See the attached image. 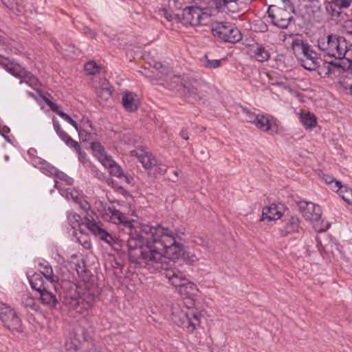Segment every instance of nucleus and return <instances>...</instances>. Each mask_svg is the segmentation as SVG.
Wrapping results in <instances>:
<instances>
[{
	"mask_svg": "<svg viewBox=\"0 0 352 352\" xmlns=\"http://www.w3.org/2000/svg\"><path fill=\"white\" fill-rule=\"evenodd\" d=\"M281 209L282 208L280 206L275 204L264 207L263 208L262 217L260 219V221H263L265 219L269 221H276L280 219L283 216Z\"/></svg>",
	"mask_w": 352,
	"mask_h": 352,
	"instance_id": "4468645a",
	"label": "nucleus"
},
{
	"mask_svg": "<svg viewBox=\"0 0 352 352\" xmlns=\"http://www.w3.org/2000/svg\"><path fill=\"white\" fill-rule=\"evenodd\" d=\"M254 126L259 130L267 132L273 127V124L270 120V116L263 114H257V119Z\"/></svg>",
	"mask_w": 352,
	"mask_h": 352,
	"instance_id": "aec40b11",
	"label": "nucleus"
},
{
	"mask_svg": "<svg viewBox=\"0 0 352 352\" xmlns=\"http://www.w3.org/2000/svg\"><path fill=\"white\" fill-rule=\"evenodd\" d=\"M79 136H80V139H82L83 141H85L87 140V137L89 138L91 136V134L90 133H86L84 131H79Z\"/></svg>",
	"mask_w": 352,
	"mask_h": 352,
	"instance_id": "4d7b16f0",
	"label": "nucleus"
},
{
	"mask_svg": "<svg viewBox=\"0 0 352 352\" xmlns=\"http://www.w3.org/2000/svg\"><path fill=\"white\" fill-rule=\"evenodd\" d=\"M82 224L96 236L111 245L115 242V238L109 233L100 222H97L92 217L91 219L85 217Z\"/></svg>",
	"mask_w": 352,
	"mask_h": 352,
	"instance_id": "1a4fd4ad",
	"label": "nucleus"
},
{
	"mask_svg": "<svg viewBox=\"0 0 352 352\" xmlns=\"http://www.w3.org/2000/svg\"><path fill=\"white\" fill-rule=\"evenodd\" d=\"M192 89L189 91L195 95H197L199 97H201L203 96L202 93V89L204 88L206 86L202 83H198L197 86L194 87L192 85Z\"/></svg>",
	"mask_w": 352,
	"mask_h": 352,
	"instance_id": "c03bdc74",
	"label": "nucleus"
},
{
	"mask_svg": "<svg viewBox=\"0 0 352 352\" xmlns=\"http://www.w3.org/2000/svg\"><path fill=\"white\" fill-rule=\"evenodd\" d=\"M127 241L129 256L140 265L157 272L177 270L170 267L168 258L175 261L185 255L177 233L160 225L140 227V234L133 233Z\"/></svg>",
	"mask_w": 352,
	"mask_h": 352,
	"instance_id": "f257e3e1",
	"label": "nucleus"
},
{
	"mask_svg": "<svg viewBox=\"0 0 352 352\" xmlns=\"http://www.w3.org/2000/svg\"><path fill=\"white\" fill-rule=\"evenodd\" d=\"M62 135V140L66 143L67 146L74 148V150L79 155V159L81 160L82 157H84L80 151V144L76 141L73 140L67 133Z\"/></svg>",
	"mask_w": 352,
	"mask_h": 352,
	"instance_id": "cd10ccee",
	"label": "nucleus"
},
{
	"mask_svg": "<svg viewBox=\"0 0 352 352\" xmlns=\"http://www.w3.org/2000/svg\"><path fill=\"white\" fill-rule=\"evenodd\" d=\"M84 352H101V351L95 346H92L91 348L87 349Z\"/></svg>",
	"mask_w": 352,
	"mask_h": 352,
	"instance_id": "052dcab7",
	"label": "nucleus"
},
{
	"mask_svg": "<svg viewBox=\"0 0 352 352\" xmlns=\"http://www.w3.org/2000/svg\"><path fill=\"white\" fill-rule=\"evenodd\" d=\"M30 283L32 288L39 293L45 289V286L50 285L49 283H43L42 277L38 274H35L31 277Z\"/></svg>",
	"mask_w": 352,
	"mask_h": 352,
	"instance_id": "b1692460",
	"label": "nucleus"
},
{
	"mask_svg": "<svg viewBox=\"0 0 352 352\" xmlns=\"http://www.w3.org/2000/svg\"><path fill=\"white\" fill-rule=\"evenodd\" d=\"M52 111L56 113L58 115V113L63 112L62 111L59 110V107L56 103L53 102L52 101L50 102V104L48 105Z\"/></svg>",
	"mask_w": 352,
	"mask_h": 352,
	"instance_id": "5fc2aeb1",
	"label": "nucleus"
},
{
	"mask_svg": "<svg viewBox=\"0 0 352 352\" xmlns=\"http://www.w3.org/2000/svg\"><path fill=\"white\" fill-rule=\"evenodd\" d=\"M122 104L126 111L132 113L138 109L140 102L136 94L126 91L122 94Z\"/></svg>",
	"mask_w": 352,
	"mask_h": 352,
	"instance_id": "ddd939ff",
	"label": "nucleus"
},
{
	"mask_svg": "<svg viewBox=\"0 0 352 352\" xmlns=\"http://www.w3.org/2000/svg\"><path fill=\"white\" fill-rule=\"evenodd\" d=\"M65 303L72 309H76L77 312L82 313L81 311V299L80 297H70L66 299Z\"/></svg>",
	"mask_w": 352,
	"mask_h": 352,
	"instance_id": "7c9ffc66",
	"label": "nucleus"
},
{
	"mask_svg": "<svg viewBox=\"0 0 352 352\" xmlns=\"http://www.w3.org/2000/svg\"><path fill=\"white\" fill-rule=\"evenodd\" d=\"M190 305H187V310H184L179 305L172 308V320L177 326L186 329L189 332H193L200 324L202 314L197 309H195V300L188 298Z\"/></svg>",
	"mask_w": 352,
	"mask_h": 352,
	"instance_id": "f03ea898",
	"label": "nucleus"
},
{
	"mask_svg": "<svg viewBox=\"0 0 352 352\" xmlns=\"http://www.w3.org/2000/svg\"><path fill=\"white\" fill-rule=\"evenodd\" d=\"M188 298H191L190 296L188 297H184V304L186 305V309L184 310H187V305H190V302L189 300H188Z\"/></svg>",
	"mask_w": 352,
	"mask_h": 352,
	"instance_id": "0e129e2a",
	"label": "nucleus"
},
{
	"mask_svg": "<svg viewBox=\"0 0 352 352\" xmlns=\"http://www.w3.org/2000/svg\"><path fill=\"white\" fill-rule=\"evenodd\" d=\"M43 100L45 102V103L49 105L50 104V102H52L49 98H47V97L44 96L43 97Z\"/></svg>",
	"mask_w": 352,
	"mask_h": 352,
	"instance_id": "774afa93",
	"label": "nucleus"
},
{
	"mask_svg": "<svg viewBox=\"0 0 352 352\" xmlns=\"http://www.w3.org/2000/svg\"><path fill=\"white\" fill-rule=\"evenodd\" d=\"M220 63L219 60H207L205 65L210 68H217L220 66Z\"/></svg>",
	"mask_w": 352,
	"mask_h": 352,
	"instance_id": "8fccbe9b",
	"label": "nucleus"
},
{
	"mask_svg": "<svg viewBox=\"0 0 352 352\" xmlns=\"http://www.w3.org/2000/svg\"><path fill=\"white\" fill-rule=\"evenodd\" d=\"M303 58H310V59H319L317 57V54L310 50V47H308V51L306 50V52H304Z\"/></svg>",
	"mask_w": 352,
	"mask_h": 352,
	"instance_id": "09e8293b",
	"label": "nucleus"
},
{
	"mask_svg": "<svg viewBox=\"0 0 352 352\" xmlns=\"http://www.w3.org/2000/svg\"><path fill=\"white\" fill-rule=\"evenodd\" d=\"M68 219L73 228H76L80 226L81 217L76 213H72L69 215Z\"/></svg>",
	"mask_w": 352,
	"mask_h": 352,
	"instance_id": "e433bc0d",
	"label": "nucleus"
},
{
	"mask_svg": "<svg viewBox=\"0 0 352 352\" xmlns=\"http://www.w3.org/2000/svg\"><path fill=\"white\" fill-rule=\"evenodd\" d=\"M58 116L64 118L68 122H69L78 131V124L76 121H74L69 115L64 112L58 113Z\"/></svg>",
	"mask_w": 352,
	"mask_h": 352,
	"instance_id": "a18cd8bd",
	"label": "nucleus"
},
{
	"mask_svg": "<svg viewBox=\"0 0 352 352\" xmlns=\"http://www.w3.org/2000/svg\"><path fill=\"white\" fill-rule=\"evenodd\" d=\"M300 119L302 124L309 129H311L317 124L316 117L310 112H302L300 113Z\"/></svg>",
	"mask_w": 352,
	"mask_h": 352,
	"instance_id": "4be33fe9",
	"label": "nucleus"
},
{
	"mask_svg": "<svg viewBox=\"0 0 352 352\" xmlns=\"http://www.w3.org/2000/svg\"><path fill=\"white\" fill-rule=\"evenodd\" d=\"M300 228V219L297 216H291L285 221V224L280 228V233L282 236L285 237L289 234L298 232Z\"/></svg>",
	"mask_w": 352,
	"mask_h": 352,
	"instance_id": "f3484780",
	"label": "nucleus"
},
{
	"mask_svg": "<svg viewBox=\"0 0 352 352\" xmlns=\"http://www.w3.org/2000/svg\"><path fill=\"white\" fill-rule=\"evenodd\" d=\"M74 340L67 341L65 344L66 350L69 352L76 351L82 341L86 340L85 329L79 327L75 329L74 332Z\"/></svg>",
	"mask_w": 352,
	"mask_h": 352,
	"instance_id": "2eb2a0df",
	"label": "nucleus"
},
{
	"mask_svg": "<svg viewBox=\"0 0 352 352\" xmlns=\"http://www.w3.org/2000/svg\"><path fill=\"white\" fill-rule=\"evenodd\" d=\"M99 160L101 164L107 168H109L111 166L114 164V163H116L110 157L102 153H100Z\"/></svg>",
	"mask_w": 352,
	"mask_h": 352,
	"instance_id": "58836bf2",
	"label": "nucleus"
},
{
	"mask_svg": "<svg viewBox=\"0 0 352 352\" xmlns=\"http://www.w3.org/2000/svg\"><path fill=\"white\" fill-rule=\"evenodd\" d=\"M110 213L111 214V220L116 224L122 223L125 227L129 228L130 231L129 232V238L128 241L131 238V235L133 233L135 232L140 234V227L144 226V224H140L135 221H130L128 220L127 217H126L121 212L117 210L114 208H109Z\"/></svg>",
	"mask_w": 352,
	"mask_h": 352,
	"instance_id": "9d476101",
	"label": "nucleus"
},
{
	"mask_svg": "<svg viewBox=\"0 0 352 352\" xmlns=\"http://www.w3.org/2000/svg\"><path fill=\"white\" fill-rule=\"evenodd\" d=\"M184 256L185 260H186L187 261L190 262V263H194L199 260V258L197 256L196 254H190L189 252H188V253L185 252V255Z\"/></svg>",
	"mask_w": 352,
	"mask_h": 352,
	"instance_id": "603ef678",
	"label": "nucleus"
},
{
	"mask_svg": "<svg viewBox=\"0 0 352 352\" xmlns=\"http://www.w3.org/2000/svg\"><path fill=\"white\" fill-rule=\"evenodd\" d=\"M164 274L181 296L188 297L197 291L196 285L179 270H168Z\"/></svg>",
	"mask_w": 352,
	"mask_h": 352,
	"instance_id": "423d86ee",
	"label": "nucleus"
},
{
	"mask_svg": "<svg viewBox=\"0 0 352 352\" xmlns=\"http://www.w3.org/2000/svg\"><path fill=\"white\" fill-rule=\"evenodd\" d=\"M351 3H352L351 0H335L334 3L335 6L338 7L339 9L342 8H348L349 7Z\"/></svg>",
	"mask_w": 352,
	"mask_h": 352,
	"instance_id": "de8ad7c7",
	"label": "nucleus"
},
{
	"mask_svg": "<svg viewBox=\"0 0 352 352\" xmlns=\"http://www.w3.org/2000/svg\"><path fill=\"white\" fill-rule=\"evenodd\" d=\"M112 94V90L109 85V83L104 80L97 91V96L102 100H107Z\"/></svg>",
	"mask_w": 352,
	"mask_h": 352,
	"instance_id": "393cba45",
	"label": "nucleus"
},
{
	"mask_svg": "<svg viewBox=\"0 0 352 352\" xmlns=\"http://www.w3.org/2000/svg\"><path fill=\"white\" fill-rule=\"evenodd\" d=\"M335 3L334 1L332 3H329L326 9L327 12L331 14L333 16H338L340 15V12L339 10H337L334 8Z\"/></svg>",
	"mask_w": 352,
	"mask_h": 352,
	"instance_id": "49530a36",
	"label": "nucleus"
},
{
	"mask_svg": "<svg viewBox=\"0 0 352 352\" xmlns=\"http://www.w3.org/2000/svg\"><path fill=\"white\" fill-rule=\"evenodd\" d=\"M178 177V172L177 170L173 171V176L171 177L170 179L173 182H175Z\"/></svg>",
	"mask_w": 352,
	"mask_h": 352,
	"instance_id": "e2e57ef3",
	"label": "nucleus"
},
{
	"mask_svg": "<svg viewBox=\"0 0 352 352\" xmlns=\"http://www.w3.org/2000/svg\"><path fill=\"white\" fill-rule=\"evenodd\" d=\"M45 290L42 291L40 294L42 302L49 306L54 307L58 302L57 298L58 291H55L52 285H47ZM58 290V286H56Z\"/></svg>",
	"mask_w": 352,
	"mask_h": 352,
	"instance_id": "dca6fc26",
	"label": "nucleus"
},
{
	"mask_svg": "<svg viewBox=\"0 0 352 352\" xmlns=\"http://www.w3.org/2000/svg\"><path fill=\"white\" fill-rule=\"evenodd\" d=\"M109 173L116 177L123 178L126 182H129L128 177L124 175L121 168L114 163L113 166H111L109 168Z\"/></svg>",
	"mask_w": 352,
	"mask_h": 352,
	"instance_id": "72a5a7b5",
	"label": "nucleus"
},
{
	"mask_svg": "<svg viewBox=\"0 0 352 352\" xmlns=\"http://www.w3.org/2000/svg\"><path fill=\"white\" fill-rule=\"evenodd\" d=\"M6 69L14 76L21 79L20 81L21 84L25 82L30 86L37 85L36 79L19 64L8 63L6 65Z\"/></svg>",
	"mask_w": 352,
	"mask_h": 352,
	"instance_id": "9b49d317",
	"label": "nucleus"
},
{
	"mask_svg": "<svg viewBox=\"0 0 352 352\" xmlns=\"http://www.w3.org/2000/svg\"><path fill=\"white\" fill-rule=\"evenodd\" d=\"M211 31L214 37L226 42L236 43L242 38L241 32L228 23H213L212 24Z\"/></svg>",
	"mask_w": 352,
	"mask_h": 352,
	"instance_id": "0eeeda50",
	"label": "nucleus"
},
{
	"mask_svg": "<svg viewBox=\"0 0 352 352\" xmlns=\"http://www.w3.org/2000/svg\"><path fill=\"white\" fill-rule=\"evenodd\" d=\"M294 8L289 0H282L276 5L269 7L267 14L272 23L280 28H287L293 20Z\"/></svg>",
	"mask_w": 352,
	"mask_h": 352,
	"instance_id": "7ed1b4c3",
	"label": "nucleus"
},
{
	"mask_svg": "<svg viewBox=\"0 0 352 352\" xmlns=\"http://www.w3.org/2000/svg\"><path fill=\"white\" fill-rule=\"evenodd\" d=\"M180 135L186 140H188L189 139L188 135V132L186 130H184V129L182 130Z\"/></svg>",
	"mask_w": 352,
	"mask_h": 352,
	"instance_id": "680f3d73",
	"label": "nucleus"
},
{
	"mask_svg": "<svg viewBox=\"0 0 352 352\" xmlns=\"http://www.w3.org/2000/svg\"><path fill=\"white\" fill-rule=\"evenodd\" d=\"M2 3L15 14H19L21 9L19 3L15 0H1Z\"/></svg>",
	"mask_w": 352,
	"mask_h": 352,
	"instance_id": "473e14b6",
	"label": "nucleus"
},
{
	"mask_svg": "<svg viewBox=\"0 0 352 352\" xmlns=\"http://www.w3.org/2000/svg\"><path fill=\"white\" fill-rule=\"evenodd\" d=\"M84 32H85V34L89 36L91 38H94L95 37V36H96L95 32L91 30L88 27H85L84 28Z\"/></svg>",
	"mask_w": 352,
	"mask_h": 352,
	"instance_id": "6e6d98bb",
	"label": "nucleus"
},
{
	"mask_svg": "<svg viewBox=\"0 0 352 352\" xmlns=\"http://www.w3.org/2000/svg\"><path fill=\"white\" fill-rule=\"evenodd\" d=\"M62 135V140L66 143L67 146L74 148V150L79 155V159L81 160L82 157H84L80 151V144L76 141L73 140L67 133Z\"/></svg>",
	"mask_w": 352,
	"mask_h": 352,
	"instance_id": "bb28decb",
	"label": "nucleus"
},
{
	"mask_svg": "<svg viewBox=\"0 0 352 352\" xmlns=\"http://www.w3.org/2000/svg\"><path fill=\"white\" fill-rule=\"evenodd\" d=\"M53 125H54V128L56 132L59 135V137L62 139L63 138L62 134H67V133H65L64 131H63L61 129L60 126L58 121L54 120Z\"/></svg>",
	"mask_w": 352,
	"mask_h": 352,
	"instance_id": "3c124183",
	"label": "nucleus"
},
{
	"mask_svg": "<svg viewBox=\"0 0 352 352\" xmlns=\"http://www.w3.org/2000/svg\"><path fill=\"white\" fill-rule=\"evenodd\" d=\"M336 65L331 63H323L322 66L319 65L320 72L319 74L322 75V74H324L325 75H329L335 68Z\"/></svg>",
	"mask_w": 352,
	"mask_h": 352,
	"instance_id": "4c0bfd02",
	"label": "nucleus"
},
{
	"mask_svg": "<svg viewBox=\"0 0 352 352\" xmlns=\"http://www.w3.org/2000/svg\"><path fill=\"white\" fill-rule=\"evenodd\" d=\"M131 154L132 156H135L138 158V155H140V151H131Z\"/></svg>",
	"mask_w": 352,
	"mask_h": 352,
	"instance_id": "338daca9",
	"label": "nucleus"
},
{
	"mask_svg": "<svg viewBox=\"0 0 352 352\" xmlns=\"http://www.w3.org/2000/svg\"><path fill=\"white\" fill-rule=\"evenodd\" d=\"M85 70L87 75H94L99 72V68L95 62L90 61L85 65Z\"/></svg>",
	"mask_w": 352,
	"mask_h": 352,
	"instance_id": "c9c22d12",
	"label": "nucleus"
},
{
	"mask_svg": "<svg viewBox=\"0 0 352 352\" xmlns=\"http://www.w3.org/2000/svg\"><path fill=\"white\" fill-rule=\"evenodd\" d=\"M182 16L185 22L191 25L200 24L204 18L207 17L200 8L193 6L184 8Z\"/></svg>",
	"mask_w": 352,
	"mask_h": 352,
	"instance_id": "f8f14e48",
	"label": "nucleus"
},
{
	"mask_svg": "<svg viewBox=\"0 0 352 352\" xmlns=\"http://www.w3.org/2000/svg\"><path fill=\"white\" fill-rule=\"evenodd\" d=\"M302 66L307 70H314L319 67L320 59L301 58Z\"/></svg>",
	"mask_w": 352,
	"mask_h": 352,
	"instance_id": "c756f323",
	"label": "nucleus"
},
{
	"mask_svg": "<svg viewBox=\"0 0 352 352\" xmlns=\"http://www.w3.org/2000/svg\"><path fill=\"white\" fill-rule=\"evenodd\" d=\"M24 303L26 306L32 307L34 305V300L32 298L28 297Z\"/></svg>",
	"mask_w": 352,
	"mask_h": 352,
	"instance_id": "13d9d810",
	"label": "nucleus"
},
{
	"mask_svg": "<svg viewBox=\"0 0 352 352\" xmlns=\"http://www.w3.org/2000/svg\"><path fill=\"white\" fill-rule=\"evenodd\" d=\"M153 67L156 70V71H158L160 73H161L162 74V76H166L168 74L169 70H168V68L163 65L162 63L160 62H156L155 61L153 63Z\"/></svg>",
	"mask_w": 352,
	"mask_h": 352,
	"instance_id": "ea45409f",
	"label": "nucleus"
},
{
	"mask_svg": "<svg viewBox=\"0 0 352 352\" xmlns=\"http://www.w3.org/2000/svg\"><path fill=\"white\" fill-rule=\"evenodd\" d=\"M345 27L348 29V32L352 34V20L348 21L345 23Z\"/></svg>",
	"mask_w": 352,
	"mask_h": 352,
	"instance_id": "bf43d9fd",
	"label": "nucleus"
},
{
	"mask_svg": "<svg viewBox=\"0 0 352 352\" xmlns=\"http://www.w3.org/2000/svg\"><path fill=\"white\" fill-rule=\"evenodd\" d=\"M308 47L309 45L300 39H295L292 43L293 50L298 54H303L306 50L308 51Z\"/></svg>",
	"mask_w": 352,
	"mask_h": 352,
	"instance_id": "c85d7f7f",
	"label": "nucleus"
},
{
	"mask_svg": "<svg viewBox=\"0 0 352 352\" xmlns=\"http://www.w3.org/2000/svg\"><path fill=\"white\" fill-rule=\"evenodd\" d=\"M243 111L245 113V120L248 122L252 123L254 125L257 119V114L250 112L246 109H243Z\"/></svg>",
	"mask_w": 352,
	"mask_h": 352,
	"instance_id": "37998d69",
	"label": "nucleus"
},
{
	"mask_svg": "<svg viewBox=\"0 0 352 352\" xmlns=\"http://www.w3.org/2000/svg\"><path fill=\"white\" fill-rule=\"evenodd\" d=\"M345 195L341 194L342 198L347 203L350 202V197L352 195V190L350 188H345ZM342 192L341 191L340 193Z\"/></svg>",
	"mask_w": 352,
	"mask_h": 352,
	"instance_id": "864d4df0",
	"label": "nucleus"
},
{
	"mask_svg": "<svg viewBox=\"0 0 352 352\" xmlns=\"http://www.w3.org/2000/svg\"><path fill=\"white\" fill-rule=\"evenodd\" d=\"M298 210L306 221L314 223V228L318 232H322L327 230L330 227V223L323 220L319 223L322 216V210L320 206L313 202L300 201L298 202Z\"/></svg>",
	"mask_w": 352,
	"mask_h": 352,
	"instance_id": "20e7f679",
	"label": "nucleus"
},
{
	"mask_svg": "<svg viewBox=\"0 0 352 352\" xmlns=\"http://www.w3.org/2000/svg\"><path fill=\"white\" fill-rule=\"evenodd\" d=\"M42 274L47 279L54 289L56 292V286H58V278L53 274V270L51 266L45 265L41 270Z\"/></svg>",
	"mask_w": 352,
	"mask_h": 352,
	"instance_id": "5701e85b",
	"label": "nucleus"
},
{
	"mask_svg": "<svg viewBox=\"0 0 352 352\" xmlns=\"http://www.w3.org/2000/svg\"><path fill=\"white\" fill-rule=\"evenodd\" d=\"M96 298V295L89 291H87L80 296L82 307L87 309L92 306Z\"/></svg>",
	"mask_w": 352,
	"mask_h": 352,
	"instance_id": "a878e982",
	"label": "nucleus"
},
{
	"mask_svg": "<svg viewBox=\"0 0 352 352\" xmlns=\"http://www.w3.org/2000/svg\"><path fill=\"white\" fill-rule=\"evenodd\" d=\"M138 159L146 169H151L157 164V160L151 153L143 151H140Z\"/></svg>",
	"mask_w": 352,
	"mask_h": 352,
	"instance_id": "412c9836",
	"label": "nucleus"
},
{
	"mask_svg": "<svg viewBox=\"0 0 352 352\" xmlns=\"http://www.w3.org/2000/svg\"><path fill=\"white\" fill-rule=\"evenodd\" d=\"M239 0H213L216 9L219 11L238 12L240 11Z\"/></svg>",
	"mask_w": 352,
	"mask_h": 352,
	"instance_id": "a211bd4d",
	"label": "nucleus"
},
{
	"mask_svg": "<svg viewBox=\"0 0 352 352\" xmlns=\"http://www.w3.org/2000/svg\"><path fill=\"white\" fill-rule=\"evenodd\" d=\"M323 179L324 180V182L327 184H331L335 181V185H336V187L338 188V190H340L342 188L341 182L335 180V179L331 175H324L323 176Z\"/></svg>",
	"mask_w": 352,
	"mask_h": 352,
	"instance_id": "a19ab883",
	"label": "nucleus"
},
{
	"mask_svg": "<svg viewBox=\"0 0 352 352\" xmlns=\"http://www.w3.org/2000/svg\"><path fill=\"white\" fill-rule=\"evenodd\" d=\"M0 320L12 333H20L23 331L21 320L15 311L4 303H0Z\"/></svg>",
	"mask_w": 352,
	"mask_h": 352,
	"instance_id": "6e6552de",
	"label": "nucleus"
},
{
	"mask_svg": "<svg viewBox=\"0 0 352 352\" xmlns=\"http://www.w3.org/2000/svg\"><path fill=\"white\" fill-rule=\"evenodd\" d=\"M213 340L211 336L204 335L198 338L195 344V350L197 352H213Z\"/></svg>",
	"mask_w": 352,
	"mask_h": 352,
	"instance_id": "6ab92c4d",
	"label": "nucleus"
},
{
	"mask_svg": "<svg viewBox=\"0 0 352 352\" xmlns=\"http://www.w3.org/2000/svg\"><path fill=\"white\" fill-rule=\"evenodd\" d=\"M100 144L98 143H93L92 144V148L93 149H98V151H100Z\"/></svg>",
	"mask_w": 352,
	"mask_h": 352,
	"instance_id": "69168bd1",
	"label": "nucleus"
},
{
	"mask_svg": "<svg viewBox=\"0 0 352 352\" xmlns=\"http://www.w3.org/2000/svg\"><path fill=\"white\" fill-rule=\"evenodd\" d=\"M255 58L260 62H264L270 58L269 52L263 47H257L254 52Z\"/></svg>",
	"mask_w": 352,
	"mask_h": 352,
	"instance_id": "2f4dec72",
	"label": "nucleus"
},
{
	"mask_svg": "<svg viewBox=\"0 0 352 352\" xmlns=\"http://www.w3.org/2000/svg\"><path fill=\"white\" fill-rule=\"evenodd\" d=\"M160 14L164 16L168 21H170L173 19V15L174 12H170L166 7L161 8L159 10Z\"/></svg>",
	"mask_w": 352,
	"mask_h": 352,
	"instance_id": "79ce46f5",
	"label": "nucleus"
},
{
	"mask_svg": "<svg viewBox=\"0 0 352 352\" xmlns=\"http://www.w3.org/2000/svg\"><path fill=\"white\" fill-rule=\"evenodd\" d=\"M318 45L327 55L338 59L344 58L347 51L345 38L332 34L320 38Z\"/></svg>",
	"mask_w": 352,
	"mask_h": 352,
	"instance_id": "39448f33",
	"label": "nucleus"
},
{
	"mask_svg": "<svg viewBox=\"0 0 352 352\" xmlns=\"http://www.w3.org/2000/svg\"><path fill=\"white\" fill-rule=\"evenodd\" d=\"M166 8L172 12H175L176 10L182 9V0H168Z\"/></svg>",
	"mask_w": 352,
	"mask_h": 352,
	"instance_id": "f704fd0d",
	"label": "nucleus"
}]
</instances>
